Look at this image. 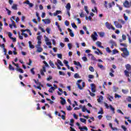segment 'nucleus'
I'll return each mask as SVG.
<instances>
[{"label": "nucleus", "mask_w": 131, "mask_h": 131, "mask_svg": "<svg viewBox=\"0 0 131 131\" xmlns=\"http://www.w3.org/2000/svg\"><path fill=\"white\" fill-rule=\"evenodd\" d=\"M125 67L126 70L124 71V75L126 77H129V74L131 73V66L127 63L125 66Z\"/></svg>", "instance_id": "nucleus-1"}, {"label": "nucleus", "mask_w": 131, "mask_h": 131, "mask_svg": "<svg viewBox=\"0 0 131 131\" xmlns=\"http://www.w3.org/2000/svg\"><path fill=\"white\" fill-rule=\"evenodd\" d=\"M121 52H123V54H122L123 58H126V57L129 56V52L127 50V48H121Z\"/></svg>", "instance_id": "nucleus-2"}, {"label": "nucleus", "mask_w": 131, "mask_h": 131, "mask_svg": "<svg viewBox=\"0 0 131 131\" xmlns=\"http://www.w3.org/2000/svg\"><path fill=\"white\" fill-rule=\"evenodd\" d=\"M105 26L107 29H112L113 30H115V28L112 26L111 24H110L108 21L105 23Z\"/></svg>", "instance_id": "nucleus-3"}, {"label": "nucleus", "mask_w": 131, "mask_h": 131, "mask_svg": "<svg viewBox=\"0 0 131 131\" xmlns=\"http://www.w3.org/2000/svg\"><path fill=\"white\" fill-rule=\"evenodd\" d=\"M123 6L125 8H130L131 1L128 2L127 0L125 1V2L123 3Z\"/></svg>", "instance_id": "nucleus-4"}, {"label": "nucleus", "mask_w": 131, "mask_h": 131, "mask_svg": "<svg viewBox=\"0 0 131 131\" xmlns=\"http://www.w3.org/2000/svg\"><path fill=\"white\" fill-rule=\"evenodd\" d=\"M97 36H98V34H97V32H94V34L91 35V37L93 39L94 41H96V40L98 39Z\"/></svg>", "instance_id": "nucleus-5"}, {"label": "nucleus", "mask_w": 131, "mask_h": 131, "mask_svg": "<svg viewBox=\"0 0 131 131\" xmlns=\"http://www.w3.org/2000/svg\"><path fill=\"white\" fill-rule=\"evenodd\" d=\"M77 85L79 90H82V88L85 86V83L84 82H82V86L79 83H77Z\"/></svg>", "instance_id": "nucleus-6"}, {"label": "nucleus", "mask_w": 131, "mask_h": 131, "mask_svg": "<svg viewBox=\"0 0 131 131\" xmlns=\"http://www.w3.org/2000/svg\"><path fill=\"white\" fill-rule=\"evenodd\" d=\"M68 31L69 32L70 36L71 37H74V33L73 31H72V30H71L70 28H68Z\"/></svg>", "instance_id": "nucleus-7"}, {"label": "nucleus", "mask_w": 131, "mask_h": 131, "mask_svg": "<svg viewBox=\"0 0 131 131\" xmlns=\"http://www.w3.org/2000/svg\"><path fill=\"white\" fill-rule=\"evenodd\" d=\"M114 25H115L116 27L117 28H122V25L120 24L117 21H114Z\"/></svg>", "instance_id": "nucleus-8"}, {"label": "nucleus", "mask_w": 131, "mask_h": 131, "mask_svg": "<svg viewBox=\"0 0 131 131\" xmlns=\"http://www.w3.org/2000/svg\"><path fill=\"white\" fill-rule=\"evenodd\" d=\"M74 64L76 65V66H78V67H80L81 68L82 67V66L80 64V62L79 61H76L75 60L74 61Z\"/></svg>", "instance_id": "nucleus-9"}, {"label": "nucleus", "mask_w": 131, "mask_h": 131, "mask_svg": "<svg viewBox=\"0 0 131 131\" xmlns=\"http://www.w3.org/2000/svg\"><path fill=\"white\" fill-rule=\"evenodd\" d=\"M42 21L44 22L45 24H50V23H51V20L49 18L42 19Z\"/></svg>", "instance_id": "nucleus-10"}, {"label": "nucleus", "mask_w": 131, "mask_h": 131, "mask_svg": "<svg viewBox=\"0 0 131 131\" xmlns=\"http://www.w3.org/2000/svg\"><path fill=\"white\" fill-rule=\"evenodd\" d=\"M91 91L92 93H96V86H95V84H91Z\"/></svg>", "instance_id": "nucleus-11"}, {"label": "nucleus", "mask_w": 131, "mask_h": 131, "mask_svg": "<svg viewBox=\"0 0 131 131\" xmlns=\"http://www.w3.org/2000/svg\"><path fill=\"white\" fill-rule=\"evenodd\" d=\"M66 9L67 11H70L71 9V5L70 3H68L66 5Z\"/></svg>", "instance_id": "nucleus-12"}, {"label": "nucleus", "mask_w": 131, "mask_h": 131, "mask_svg": "<svg viewBox=\"0 0 131 131\" xmlns=\"http://www.w3.org/2000/svg\"><path fill=\"white\" fill-rule=\"evenodd\" d=\"M60 99H61L60 103L61 105H64V104L66 103V100L63 97H60Z\"/></svg>", "instance_id": "nucleus-13"}, {"label": "nucleus", "mask_w": 131, "mask_h": 131, "mask_svg": "<svg viewBox=\"0 0 131 131\" xmlns=\"http://www.w3.org/2000/svg\"><path fill=\"white\" fill-rule=\"evenodd\" d=\"M29 47L30 49H34V45H32L31 41H29Z\"/></svg>", "instance_id": "nucleus-14"}, {"label": "nucleus", "mask_w": 131, "mask_h": 131, "mask_svg": "<svg viewBox=\"0 0 131 131\" xmlns=\"http://www.w3.org/2000/svg\"><path fill=\"white\" fill-rule=\"evenodd\" d=\"M110 108L111 110H112L113 114H115V108L112 106L111 104L110 105Z\"/></svg>", "instance_id": "nucleus-15"}, {"label": "nucleus", "mask_w": 131, "mask_h": 131, "mask_svg": "<svg viewBox=\"0 0 131 131\" xmlns=\"http://www.w3.org/2000/svg\"><path fill=\"white\" fill-rule=\"evenodd\" d=\"M61 11L60 10H57L55 12L53 13V16H56L57 15H59V14H60Z\"/></svg>", "instance_id": "nucleus-16"}, {"label": "nucleus", "mask_w": 131, "mask_h": 131, "mask_svg": "<svg viewBox=\"0 0 131 131\" xmlns=\"http://www.w3.org/2000/svg\"><path fill=\"white\" fill-rule=\"evenodd\" d=\"M49 65L52 67V68H55V64L52 60L49 61Z\"/></svg>", "instance_id": "nucleus-17"}, {"label": "nucleus", "mask_w": 131, "mask_h": 131, "mask_svg": "<svg viewBox=\"0 0 131 131\" xmlns=\"http://www.w3.org/2000/svg\"><path fill=\"white\" fill-rule=\"evenodd\" d=\"M79 129H80V130H88V127L86 126H83L82 127H79Z\"/></svg>", "instance_id": "nucleus-18"}, {"label": "nucleus", "mask_w": 131, "mask_h": 131, "mask_svg": "<svg viewBox=\"0 0 131 131\" xmlns=\"http://www.w3.org/2000/svg\"><path fill=\"white\" fill-rule=\"evenodd\" d=\"M74 19H76V20L78 21V24H80L81 23V20H80L79 18H77V16H74Z\"/></svg>", "instance_id": "nucleus-19"}, {"label": "nucleus", "mask_w": 131, "mask_h": 131, "mask_svg": "<svg viewBox=\"0 0 131 131\" xmlns=\"http://www.w3.org/2000/svg\"><path fill=\"white\" fill-rule=\"evenodd\" d=\"M43 51V49L41 47H38L36 52L38 53H41Z\"/></svg>", "instance_id": "nucleus-20"}, {"label": "nucleus", "mask_w": 131, "mask_h": 131, "mask_svg": "<svg viewBox=\"0 0 131 131\" xmlns=\"http://www.w3.org/2000/svg\"><path fill=\"white\" fill-rule=\"evenodd\" d=\"M98 114H104V110L102 107H100V110L98 112Z\"/></svg>", "instance_id": "nucleus-21"}, {"label": "nucleus", "mask_w": 131, "mask_h": 131, "mask_svg": "<svg viewBox=\"0 0 131 131\" xmlns=\"http://www.w3.org/2000/svg\"><path fill=\"white\" fill-rule=\"evenodd\" d=\"M16 71H18V72H20V73H24V71H23V70L22 69H20V68H17L16 69Z\"/></svg>", "instance_id": "nucleus-22"}, {"label": "nucleus", "mask_w": 131, "mask_h": 131, "mask_svg": "<svg viewBox=\"0 0 131 131\" xmlns=\"http://www.w3.org/2000/svg\"><path fill=\"white\" fill-rule=\"evenodd\" d=\"M58 90L59 92H60V93L59 92H57V94L58 96H61V95H62V93H63V90L61 89H58Z\"/></svg>", "instance_id": "nucleus-23"}, {"label": "nucleus", "mask_w": 131, "mask_h": 131, "mask_svg": "<svg viewBox=\"0 0 131 131\" xmlns=\"http://www.w3.org/2000/svg\"><path fill=\"white\" fill-rule=\"evenodd\" d=\"M80 120L81 122H83V123H85V124H86V120L85 119L80 118Z\"/></svg>", "instance_id": "nucleus-24"}, {"label": "nucleus", "mask_w": 131, "mask_h": 131, "mask_svg": "<svg viewBox=\"0 0 131 131\" xmlns=\"http://www.w3.org/2000/svg\"><path fill=\"white\" fill-rule=\"evenodd\" d=\"M89 56H92L91 57V59L93 61H97V59H96L95 57L92 54H89Z\"/></svg>", "instance_id": "nucleus-25"}, {"label": "nucleus", "mask_w": 131, "mask_h": 131, "mask_svg": "<svg viewBox=\"0 0 131 131\" xmlns=\"http://www.w3.org/2000/svg\"><path fill=\"white\" fill-rule=\"evenodd\" d=\"M17 6L16 4H13V5L12 7V9H13V10H18V8L17 7Z\"/></svg>", "instance_id": "nucleus-26"}, {"label": "nucleus", "mask_w": 131, "mask_h": 131, "mask_svg": "<svg viewBox=\"0 0 131 131\" xmlns=\"http://www.w3.org/2000/svg\"><path fill=\"white\" fill-rule=\"evenodd\" d=\"M103 100V96L101 95L98 99H97V101L98 103H101V101Z\"/></svg>", "instance_id": "nucleus-27"}, {"label": "nucleus", "mask_w": 131, "mask_h": 131, "mask_svg": "<svg viewBox=\"0 0 131 131\" xmlns=\"http://www.w3.org/2000/svg\"><path fill=\"white\" fill-rule=\"evenodd\" d=\"M58 65H60V66H63V63H62V61L60 60V59L57 60Z\"/></svg>", "instance_id": "nucleus-28"}, {"label": "nucleus", "mask_w": 131, "mask_h": 131, "mask_svg": "<svg viewBox=\"0 0 131 131\" xmlns=\"http://www.w3.org/2000/svg\"><path fill=\"white\" fill-rule=\"evenodd\" d=\"M9 70H12V71H14V70H15V68L12 66V64H9Z\"/></svg>", "instance_id": "nucleus-29"}, {"label": "nucleus", "mask_w": 131, "mask_h": 131, "mask_svg": "<svg viewBox=\"0 0 131 131\" xmlns=\"http://www.w3.org/2000/svg\"><path fill=\"white\" fill-rule=\"evenodd\" d=\"M89 69L91 72H94L95 71V69H94V67L92 66L89 67Z\"/></svg>", "instance_id": "nucleus-30"}, {"label": "nucleus", "mask_w": 131, "mask_h": 131, "mask_svg": "<svg viewBox=\"0 0 131 131\" xmlns=\"http://www.w3.org/2000/svg\"><path fill=\"white\" fill-rule=\"evenodd\" d=\"M111 43L112 44V45L113 46H115V47H116V46H117V45L116 44V42H115V41H114V40H111L110 41Z\"/></svg>", "instance_id": "nucleus-31"}, {"label": "nucleus", "mask_w": 131, "mask_h": 131, "mask_svg": "<svg viewBox=\"0 0 131 131\" xmlns=\"http://www.w3.org/2000/svg\"><path fill=\"white\" fill-rule=\"evenodd\" d=\"M72 27L75 29H77V26H76V25H75V23H74L72 24Z\"/></svg>", "instance_id": "nucleus-32"}, {"label": "nucleus", "mask_w": 131, "mask_h": 131, "mask_svg": "<svg viewBox=\"0 0 131 131\" xmlns=\"http://www.w3.org/2000/svg\"><path fill=\"white\" fill-rule=\"evenodd\" d=\"M121 127L124 131H128L127 128L125 127V126L122 125H121Z\"/></svg>", "instance_id": "nucleus-33"}, {"label": "nucleus", "mask_w": 131, "mask_h": 131, "mask_svg": "<svg viewBox=\"0 0 131 131\" xmlns=\"http://www.w3.org/2000/svg\"><path fill=\"white\" fill-rule=\"evenodd\" d=\"M106 118L107 120H111V119H112V116L107 115L106 116Z\"/></svg>", "instance_id": "nucleus-34"}, {"label": "nucleus", "mask_w": 131, "mask_h": 131, "mask_svg": "<svg viewBox=\"0 0 131 131\" xmlns=\"http://www.w3.org/2000/svg\"><path fill=\"white\" fill-rule=\"evenodd\" d=\"M74 77L75 78H79V74H78V73H76L74 74Z\"/></svg>", "instance_id": "nucleus-35"}, {"label": "nucleus", "mask_w": 131, "mask_h": 131, "mask_svg": "<svg viewBox=\"0 0 131 131\" xmlns=\"http://www.w3.org/2000/svg\"><path fill=\"white\" fill-rule=\"evenodd\" d=\"M68 47L69 50H71V49H72V44L71 43H69L68 44Z\"/></svg>", "instance_id": "nucleus-36"}, {"label": "nucleus", "mask_w": 131, "mask_h": 131, "mask_svg": "<svg viewBox=\"0 0 131 131\" xmlns=\"http://www.w3.org/2000/svg\"><path fill=\"white\" fill-rule=\"evenodd\" d=\"M105 50H106V51L107 53H112V51L110 50V48L109 47H107Z\"/></svg>", "instance_id": "nucleus-37"}, {"label": "nucleus", "mask_w": 131, "mask_h": 131, "mask_svg": "<svg viewBox=\"0 0 131 131\" xmlns=\"http://www.w3.org/2000/svg\"><path fill=\"white\" fill-rule=\"evenodd\" d=\"M46 30L47 33H48V34H50L51 33V29L50 28H47Z\"/></svg>", "instance_id": "nucleus-38"}, {"label": "nucleus", "mask_w": 131, "mask_h": 131, "mask_svg": "<svg viewBox=\"0 0 131 131\" xmlns=\"http://www.w3.org/2000/svg\"><path fill=\"white\" fill-rule=\"evenodd\" d=\"M89 93H90V95L91 97H95L96 96V94H95V93H93L92 92H91V91L88 90Z\"/></svg>", "instance_id": "nucleus-39"}, {"label": "nucleus", "mask_w": 131, "mask_h": 131, "mask_svg": "<svg viewBox=\"0 0 131 131\" xmlns=\"http://www.w3.org/2000/svg\"><path fill=\"white\" fill-rule=\"evenodd\" d=\"M84 10H85L86 13H87L88 14H89V13H90V12H89V10H88V6H85L84 7Z\"/></svg>", "instance_id": "nucleus-40"}, {"label": "nucleus", "mask_w": 131, "mask_h": 131, "mask_svg": "<svg viewBox=\"0 0 131 131\" xmlns=\"http://www.w3.org/2000/svg\"><path fill=\"white\" fill-rule=\"evenodd\" d=\"M108 4V2L107 1H104V4H103L104 7H105L106 8V9H107V8H108V6H107V5Z\"/></svg>", "instance_id": "nucleus-41"}, {"label": "nucleus", "mask_w": 131, "mask_h": 131, "mask_svg": "<svg viewBox=\"0 0 131 131\" xmlns=\"http://www.w3.org/2000/svg\"><path fill=\"white\" fill-rule=\"evenodd\" d=\"M104 35H105V33L104 32L99 33V36L100 37H104Z\"/></svg>", "instance_id": "nucleus-42"}, {"label": "nucleus", "mask_w": 131, "mask_h": 131, "mask_svg": "<svg viewBox=\"0 0 131 131\" xmlns=\"http://www.w3.org/2000/svg\"><path fill=\"white\" fill-rule=\"evenodd\" d=\"M123 16L124 20L125 21H127L128 20V17H127V16H126L125 13L123 14Z\"/></svg>", "instance_id": "nucleus-43"}, {"label": "nucleus", "mask_w": 131, "mask_h": 131, "mask_svg": "<svg viewBox=\"0 0 131 131\" xmlns=\"http://www.w3.org/2000/svg\"><path fill=\"white\" fill-rule=\"evenodd\" d=\"M94 9H94H92V11L93 12V13H96H96H98V9H97V7H95Z\"/></svg>", "instance_id": "nucleus-44"}, {"label": "nucleus", "mask_w": 131, "mask_h": 131, "mask_svg": "<svg viewBox=\"0 0 131 131\" xmlns=\"http://www.w3.org/2000/svg\"><path fill=\"white\" fill-rule=\"evenodd\" d=\"M122 92L123 94H127V93H128V90H125L124 89H122Z\"/></svg>", "instance_id": "nucleus-45"}, {"label": "nucleus", "mask_w": 131, "mask_h": 131, "mask_svg": "<svg viewBox=\"0 0 131 131\" xmlns=\"http://www.w3.org/2000/svg\"><path fill=\"white\" fill-rule=\"evenodd\" d=\"M117 112L120 113V114H122V115H124V113H123V112H122V111H121L120 110H117Z\"/></svg>", "instance_id": "nucleus-46"}, {"label": "nucleus", "mask_w": 131, "mask_h": 131, "mask_svg": "<svg viewBox=\"0 0 131 131\" xmlns=\"http://www.w3.org/2000/svg\"><path fill=\"white\" fill-rule=\"evenodd\" d=\"M122 38L123 40H126V36L125 35H122Z\"/></svg>", "instance_id": "nucleus-47"}, {"label": "nucleus", "mask_w": 131, "mask_h": 131, "mask_svg": "<svg viewBox=\"0 0 131 131\" xmlns=\"http://www.w3.org/2000/svg\"><path fill=\"white\" fill-rule=\"evenodd\" d=\"M96 45L98 47H101V45H102V43H101V42L99 41H97L96 42Z\"/></svg>", "instance_id": "nucleus-48"}, {"label": "nucleus", "mask_w": 131, "mask_h": 131, "mask_svg": "<svg viewBox=\"0 0 131 131\" xmlns=\"http://www.w3.org/2000/svg\"><path fill=\"white\" fill-rule=\"evenodd\" d=\"M80 17L81 18H83L84 17V13H83V12H81V13L80 14Z\"/></svg>", "instance_id": "nucleus-49"}, {"label": "nucleus", "mask_w": 131, "mask_h": 131, "mask_svg": "<svg viewBox=\"0 0 131 131\" xmlns=\"http://www.w3.org/2000/svg\"><path fill=\"white\" fill-rule=\"evenodd\" d=\"M6 11H7L8 15H11V13H12L11 10L8 9V8H6Z\"/></svg>", "instance_id": "nucleus-50"}, {"label": "nucleus", "mask_w": 131, "mask_h": 131, "mask_svg": "<svg viewBox=\"0 0 131 131\" xmlns=\"http://www.w3.org/2000/svg\"><path fill=\"white\" fill-rule=\"evenodd\" d=\"M115 98H118V99L121 98V96L117 94H115Z\"/></svg>", "instance_id": "nucleus-51"}, {"label": "nucleus", "mask_w": 131, "mask_h": 131, "mask_svg": "<svg viewBox=\"0 0 131 131\" xmlns=\"http://www.w3.org/2000/svg\"><path fill=\"white\" fill-rule=\"evenodd\" d=\"M120 46H122V47H124L125 48L127 47V45H126L125 43H120Z\"/></svg>", "instance_id": "nucleus-52"}, {"label": "nucleus", "mask_w": 131, "mask_h": 131, "mask_svg": "<svg viewBox=\"0 0 131 131\" xmlns=\"http://www.w3.org/2000/svg\"><path fill=\"white\" fill-rule=\"evenodd\" d=\"M82 59L84 62H86V61H88V58H86L85 56L83 57Z\"/></svg>", "instance_id": "nucleus-53"}, {"label": "nucleus", "mask_w": 131, "mask_h": 131, "mask_svg": "<svg viewBox=\"0 0 131 131\" xmlns=\"http://www.w3.org/2000/svg\"><path fill=\"white\" fill-rule=\"evenodd\" d=\"M69 62L68 61H66V67H67L68 69H70V66H69V65H68Z\"/></svg>", "instance_id": "nucleus-54"}, {"label": "nucleus", "mask_w": 131, "mask_h": 131, "mask_svg": "<svg viewBox=\"0 0 131 131\" xmlns=\"http://www.w3.org/2000/svg\"><path fill=\"white\" fill-rule=\"evenodd\" d=\"M113 99V97L110 96L107 98V99L109 100V101H110V102H112V99Z\"/></svg>", "instance_id": "nucleus-55"}, {"label": "nucleus", "mask_w": 131, "mask_h": 131, "mask_svg": "<svg viewBox=\"0 0 131 131\" xmlns=\"http://www.w3.org/2000/svg\"><path fill=\"white\" fill-rule=\"evenodd\" d=\"M31 72L32 74H35V72H34V68H32L31 69Z\"/></svg>", "instance_id": "nucleus-56"}, {"label": "nucleus", "mask_w": 131, "mask_h": 131, "mask_svg": "<svg viewBox=\"0 0 131 131\" xmlns=\"http://www.w3.org/2000/svg\"><path fill=\"white\" fill-rule=\"evenodd\" d=\"M43 64H45L46 67H49V64H48V63L47 62V61H43Z\"/></svg>", "instance_id": "nucleus-57"}, {"label": "nucleus", "mask_w": 131, "mask_h": 131, "mask_svg": "<svg viewBox=\"0 0 131 131\" xmlns=\"http://www.w3.org/2000/svg\"><path fill=\"white\" fill-rule=\"evenodd\" d=\"M113 53L114 54V55H115V54H117V53H118V51H117V50H113Z\"/></svg>", "instance_id": "nucleus-58"}, {"label": "nucleus", "mask_w": 131, "mask_h": 131, "mask_svg": "<svg viewBox=\"0 0 131 131\" xmlns=\"http://www.w3.org/2000/svg\"><path fill=\"white\" fill-rule=\"evenodd\" d=\"M18 37L19 39H23V36H21L20 34V33H18Z\"/></svg>", "instance_id": "nucleus-59"}, {"label": "nucleus", "mask_w": 131, "mask_h": 131, "mask_svg": "<svg viewBox=\"0 0 131 131\" xmlns=\"http://www.w3.org/2000/svg\"><path fill=\"white\" fill-rule=\"evenodd\" d=\"M118 21H120L122 24H124L125 23V21L123 20V19H118Z\"/></svg>", "instance_id": "nucleus-60"}, {"label": "nucleus", "mask_w": 131, "mask_h": 131, "mask_svg": "<svg viewBox=\"0 0 131 131\" xmlns=\"http://www.w3.org/2000/svg\"><path fill=\"white\" fill-rule=\"evenodd\" d=\"M88 19L91 21V20H92V17L91 16H89L88 17V16H86L85 20H88Z\"/></svg>", "instance_id": "nucleus-61"}, {"label": "nucleus", "mask_w": 131, "mask_h": 131, "mask_svg": "<svg viewBox=\"0 0 131 131\" xmlns=\"http://www.w3.org/2000/svg\"><path fill=\"white\" fill-rule=\"evenodd\" d=\"M88 77L90 79H92L94 78V75H89Z\"/></svg>", "instance_id": "nucleus-62"}, {"label": "nucleus", "mask_w": 131, "mask_h": 131, "mask_svg": "<svg viewBox=\"0 0 131 131\" xmlns=\"http://www.w3.org/2000/svg\"><path fill=\"white\" fill-rule=\"evenodd\" d=\"M57 57L59 59H62V54H57Z\"/></svg>", "instance_id": "nucleus-63"}, {"label": "nucleus", "mask_w": 131, "mask_h": 131, "mask_svg": "<svg viewBox=\"0 0 131 131\" xmlns=\"http://www.w3.org/2000/svg\"><path fill=\"white\" fill-rule=\"evenodd\" d=\"M127 101L128 102H131V97L130 96H128L127 98Z\"/></svg>", "instance_id": "nucleus-64"}]
</instances>
